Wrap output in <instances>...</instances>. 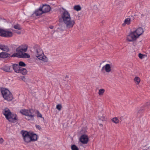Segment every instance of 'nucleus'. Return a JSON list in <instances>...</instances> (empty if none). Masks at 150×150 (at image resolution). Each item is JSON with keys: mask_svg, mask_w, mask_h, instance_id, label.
<instances>
[{"mask_svg": "<svg viewBox=\"0 0 150 150\" xmlns=\"http://www.w3.org/2000/svg\"><path fill=\"white\" fill-rule=\"evenodd\" d=\"M1 93L5 100L10 101L13 99L12 94L8 90L4 88H3L1 90Z\"/></svg>", "mask_w": 150, "mask_h": 150, "instance_id": "6", "label": "nucleus"}, {"mask_svg": "<svg viewBox=\"0 0 150 150\" xmlns=\"http://www.w3.org/2000/svg\"><path fill=\"white\" fill-rule=\"evenodd\" d=\"M27 71L26 69L22 67H21L19 71V73H21L23 75L26 74L27 73Z\"/></svg>", "mask_w": 150, "mask_h": 150, "instance_id": "18", "label": "nucleus"}, {"mask_svg": "<svg viewBox=\"0 0 150 150\" xmlns=\"http://www.w3.org/2000/svg\"><path fill=\"white\" fill-rule=\"evenodd\" d=\"M21 133L24 141L26 143L35 142L38 139V136L33 133L23 130L21 131Z\"/></svg>", "mask_w": 150, "mask_h": 150, "instance_id": "2", "label": "nucleus"}, {"mask_svg": "<svg viewBox=\"0 0 150 150\" xmlns=\"http://www.w3.org/2000/svg\"><path fill=\"white\" fill-rule=\"evenodd\" d=\"M62 9L63 11H62L61 18L67 29H71L75 23V21L71 19L70 14L64 8Z\"/></svg>", "mask_w": 150, "mask_h": 150, "instance_id": "1", "label": "nucleus"}, {"mask_svg": "<svg viewBox=\"0 0 150 150\" xmlns=\"http://www.w3.org/2000/svg\"><path fill=\"white\" fill-rule=\"evenodd\" d=\"M62 108V106L61 104H58L56 106V108L59 110H60Z\"/></svg>", "mask_w": 150, "mask_h": 150, "instance_id": "31", "label": "nucleus"}, {"mask_svg": "<svg viewBox=\"0 0 150 150\" xmlns=\"http://www.w3.org/2000/svg\"><path fill=\"white\" fill-rule=\"evenodd\" d=\"M21 79L23 81H25V77L24 76H22L21 77Z\"/></svg>", "mask_w": 150, "mask_h": 150, "instance_id": "38", "label": "nucleus"}, {"mask_svg": "<svg viewBox=\"0 0 150 150\" xmlns=\"http://www.w3.org/2000/svg\"><path fill=\"white\" fill-rule=\"evenodd\" d=\"M37 117H42V115L39 113V112L38 111L37 114Z\"/></svg>", "mask_w": 150, "mask_h": 150, "instance_id": "35", "label": "nucleus"}, {"mask_svg": "<svg viewBox=\"0 0 150 150\" xmlns=\"http://www.w3.org/2000/svg\"><path fill=\"white\" fill-rule=\"evenodd\" d=\"M21 32H19L18 33L19 34H21Z\"/></svg>", "mask_w": 150, "mask_h": 150, "instance_id": "43", "label": "nucleus"}, {"mask_svg": "<svg viewBox=\"0 0 150 150\" xmlns=\"http://www.w3.org/2000/svg\"><path fill=\"white\" fill-rule=\"evenodd\" d=\"M30 57V55L25 53H23L21 58H29Z\"/></svg>", "mask_w": 150, "mask_h": 150, "instance_id": "26", "label": "nucleus"}, {"mask_svg": "<svg viewBox=\"0 0 150 150\" xmlns=\"http://www.w3.org/2000/svg\"><path fill=\"white\" fill-rule=\"evenodd\" d=\"M71 149L72 150H79L78 148L75 145H72L71 146Z\"/></svg>", "mask_w": 150, "mask_h": 150, "instance_id": "30", "label": "nucleus"}, {"mask_svg": "<svg viewBox=\"0 0 150 150\" xmlns=\"http://www.w3.org/2000/svg\"><path fill=\"white\" fill-rule=\"evenodd\" d=\"M10 56V54L6 53V52H2L0 53V57L5 58Z\"/></svg>", "mask_w": 150, "mask_h": 150, "instance_id": "15", "label": "nucleus"}, {"mask_svg": "<svg viewBox=\"0 0 150 150\" xmlns=\"http://www.w3.org/2000/svg\"><path fill=\"white\" fill-rule=\"evenodd\" d=\"M59 26H62V25H59Z\"/></svg>", "mask_w": 150, "mask_h": 150, "instance_id": "45", "label": "nucleus"}, {"mask_svg": "<svg viewBox=\"0 0 150 150\" xmlns=\"http://www.w3.org/2000/svg\"><path fill=\"white\" fill-rule=\"evenodd\" d=\"M120 4H121V5H122V3H120Z\"/></svg>", "mask_w": 150, "mask_h": 150, "instance_id": "47", "label": "nucleus"}, {"mask_svg": "<svg viewBox=\"0 0 150 150\" xmlns=\"http://www.w3.org/2000/svg\"><path fill=\"white\" fill-rule=\"evenodd\" d=\"M146 105L147 106H149L150 105V101L147 102L146 103Z\"/></svg>", "mask_w": 150, "mask_h": 150, "instance_id": "37", "label": "nucleus"}, {"mask_svg": "<svg viewBox=\"0 0 150 150\" xmlns=\"http://www.w3.org/2000/svg\"><path fill=\"white\" fill-rule=\"evenodd\" d=\"M21 32H19L18 33L19 34H21Z\"/></svg>", "mask_w": 150, "mask_h": 150, "instance_id": "44", "label": "nucleus"}, {"mask_svg": "<svg viewBox=\"0 0 150 150\" xmlns=\"http://www.w3.org/2000/svg\"><path fill=\"white\" fill-rule=\"evenodd\" d=\"M147 16V15L146 14L142 13L141 14V17L142 18L146 17Z\"/></svg>", "mask_w": 150, "mask_h": 150, "instance_id": "34", "label": "nucleus"}, {"mask_svg": "<svg viewBox=\"0 0 150 150\" xmlns=\"http://www.w3.org/2000/svg\"><path fill=\"white\" fill-rule=\"evenodd\" d=\"M28 49V46L26 45H24L23 47H22L21 48H20V49L23 52H26Z\"/></svg>", "mask_w": 150, "mask_h": 150, "instance_id": "23", "label": "nucleus"}, {"mask_svg": "<svg viewBox=\"0 0 150 150\" xmlns=\"http://www.w3.org/2000/svg\"><path fill=\"white\" fill-rule=\"evenodd\" d=\"M13 68L15 72L19 73V70L20 69L21 67H19L18 64H14L13 65Z\"/></svg>", "mask_w": 150, "mask_h": 150, "instance_id": "13", "label": "nucleus"}, {"mask_svg": "<svg viewBox=\"0 0 150 150\" xmlns=\"http://www.w3.org/2000/svg\"><path fill=\"white\" fill-rule=\"evenodd\" d=\"M65 78H68L69 77H68V76L66 75V76H65Z\"/></svg>", "mask_w": 150, "mask_h": 150, "instance_id": "40", "label": "nucleus"}, {"mask_svg": "<svg viewBox=\"0 0 150 150\" xmlns=\"http://www.w3.org/2000/svg\"><path fill=\"white\" fill-rule=\"evenodd\" d=\"M10 68V66H5L1 68V69L6 72H11Z\"/></svg>", "mask_w": 150, "mask_h": 150, "instance_id": "17", "label": "nucleus"}, {"mask_svg": "<svg viewBox=\"0 0 150 150\" xmlns=\"http://www.w3.org/2000/svg\"><path fill=\"white\" fill-rule=\"evenodd\" d=\"M34 52L39 59L45 62H47L48 59L44 56L43 52L40 46L35 45L34 46Z\"/></svg>", "mask_w": 150, "mask_h": 150, "instance_id": "3", "label": "nucleus"}, {"mask_svg": "<svg viewBox=\"0 0 150 150\" xmlns=\"http://www.w3.org/2000/svg\"><path fill=\"white\" fill-rule=\"evenodd\" d=\"M43 13L49 11L51 9L50 6L48 5H44L42 7H40Z\"/></svg>", "mask_w": 150, "mask_h": 150, "instance_id": "12", "label": "nucleus"}, {"mask_svg": "<svg viewBox=\"0 0 150 150\" xmlns=\"http://www.w3.org/2000/svg\"><path fill=\"white\" fill-rule=\"evenodd\" d=\"M74 9L77 11H79L81 10V8L79 5H75L74 7Z\"/></svg>", "mask_w": 150, "mask_h": 150, "instance_id": "20", "label": "nucleus"}, {"mask_svg": "<svg viewBox=\"0 0 150 150\" xmlns=\"http://www.w3.org/2000/svg\"><path fill=\"white\" fill-rule=\"evenodd\" d=\"M49 28L51 29H52L53 28V26H50Z\"/></svg>", "mask_w": 150, "mask_h": 150, "instance_id": "39", "label": "nucleus"}, {"mask_svg": "<svg viewBox=\"0 0 150 150\" xmlns=\"http://www.w3.org/2000/svg\"><path fill=\"white\" fill-rule=\"evenodd\" d=\"M137 38H127L126 40L129 42H133L136 40Z\"/></svg>", "mask_w": 150, "mask_h": 150, "instance_id": "28", "label": "nucleus"}, {"mask_svg": "<svg viewBox=\"0 0 150 150\" xmlns=\"http://www.w3.org/2000/svg\"><path fill=\"white\" fill-rule=\"evenodd\" d=\"M20 112L22 114L28 116V117L26 118V119L28 120L34 119L35 111L32 109H22L20 110Z\"/></svg>", "mask_w": 150, "mask_h": 150, "instance_id": "5", "label": "nucleus"}, {"mask_svg": "<svg viewBox=\"0 0 150 150\" xmlns=\"http://www.w3.org/2000/svg\"><path fill=\"white\" fill-rule=\"evenodd\" d=\"M144 56H145V55L141 53H139L138 55L139 57L141 59L144 58Z\"/></svg>", "mask_w": 150, "mask_h": 150, "instance_id": "32", "label": "nucleus"}, {"mask_svg": "<svg viewBox=\"0 0 150 150\" xmlns=\"http://www.w3.org/2000/svg\"><path fill=\"white\" fill-rule=\"evenodd\" d=\"M3 114L6 119L10 122H15L17 120V116L16 114L12 113L10 110L7 108H5L3 110Z\"/></svg>", "mask_w": 150, "mask_h": 150, "instance_id": "4", "label": "nucleus"}, {"mask_svg": "<svg viewBox=\"0 0 150 150\" xmlns=\"http://www.w3.org/2000/svg\"><path fill=\"white\" fill-rule=\"evenodd\" d=\"M131 22V20L130 18H127L125 20L124 22L122 24V25L125 26L126 25H129L130 24Z\"/></svg>", "mask_w": 150, "mask_h": 150, "instance_id": "16", "label": "nucleus"}, {"mask_svg": "<svg viewBox=\"0 0 150 150\" xmlns=\"http://www.w3.org/2000/svg\"><path fill=\"white\" fill-rule=\"evenodd\" d=\"M16 51L17 52L14 53L11 57H17L20 58H21L23 54V52L21 50L19 47L17 48Z\"/></svg>", "mask_w": 150, "mask_h": 150, "instance_id": "9", "label": "nucleus"}, {"mask_svg": "<svg viewBox=\"0 0 150 150\" xmlns=\"http://www.w3.org/2000/svg\"><path fill=\"white\" fill-rule=\"evenodd\" d=\"M13 28L15 29L18 30H20L22 29V28L20 25L18 24L14 25L13 26Z\"/></svg>", "mask_w": 150, "mask_h": 150, "instance_id": "24", "label": "nucleus"}, {"mask_svg": "<svg viewBox=\"0 0 150 150\" xmlns=\"http://www.w3.org/2000/svg\"><path fill=\"white\" fill-rule=\"evenodd\" d=\"M99 120L103 121L105 120V117L103 115L99 116Z\"/></svg>", "mask_w": 150, "mask_h": 150, "instance_id": "29", "label": "nucleus"}, {"mask_svg": "<svg viewBox=\"0 0 150 150\" xmlns=\"http://www.w3.org/2000/svg\"><path fill=\"white\" fill-rule=\"evenodd\" d=\"M100 126H103V125L102 124H100Z\"/></svg>", "mask_w": 150, "mask_h": 150, "instance_id": "46", "label": "nucleus"}, {"mask_svg": "<svg viewBox=\"0 0 150 150\" xmlns=\"http://www.w3.org/2000/svg\"><path fill=\"white\" fill-rule=\"evenodd\" d=\"M13 33L5 29L0 28V36L3 37H11Z\"/></svg>", "mask_w": 150, "mask_h": 150, "instance_id": "8", "label": "nucleus"}, {"mask_svg": "<svg viewBox=\"0 0 150 150\" xmlns=\"http://www.w3.org/2000/svg\"><path fill=\"white\" fill-rule=\"evenodd\" d=\"M43 13L41 8L40 7L39 9L36 10L33 15L34 14L36 16H38L41 15Z\"/></svg>", "mask_w": 150, "mask_h": 150, "instance_id": "14", "label": "nucleus"}, {"mask_svg": "<svg viewBox=\"0 0 150 150\" xmlns=\"http://www.w3.org/2000/svg\"><path fill=\"white\" fill-rule=\"evenodd\" d=\"M105 70L106 72L109 73L111 71V68L109 64H107L105 66L103 67L101 70L102 72H103Z\"/></svg>", "mask_w": 150, "mask_h": 150, "instance_id": "11", "label": "nucleus"}, {"mask_svg": "<svg viewBox=\"0 0 150 150\" xmlns=\"http://www.w3.org/2000/svg\"><path fill=\"white\" fill-rule=\"evenodd\" d=\"M80 141L83 144H87L88 141V136L85 134L82 135L80 138Z\"/></svg>", "mask_w": 150, "mask_h": 150, "instance_id": "10", "label": "nucleus"}, {"mask_svg": "<svg viewBox=\"0 0 150 150\" xmlns=\"http://www.w3.org/2000/svg\"><path fill=\"white\" fill-rule=\"evenodd\" d=\"M112 121L113 122L116 124L118 123L119 122V120L116 117L113 118L112 119Z\"/></svg>", "mask_w": 150, "mask_h": 150, "instance_id": "25", "label": "nucleus"}, {"mask_svg": "<svg viewBox=\"0 0 150 150\" xmlns=\"http://www.w3.org/2000/svg\"><path fill=\"white\" fill-rule=\"evenodd\" d=\"M105 90L104 89H101L99 90L98 94L99 96H103Z\"/></svg>", "mask_w": 150, "mask_h": 150, "instance_id": "22", "label": "nucleus"}, {"mask_svg": "<svg viewBox=\"0 0 150 150\" xmlns=\"http://www.w3.org/2000/svg\"><path fill=\"white\" fill-rule=\"evenodd\" d=\"M4 142V139L2 138H1L0 139V143L1 144H2Z\"/></svg>", "mask_w": 150, "mask_h": 150, "instance_id": "36", "label": "nucleus"}, {"mask_svg": "<svg viewBox=\"0 0 150 150\" xmlns=\"http://www.w3.org/2000/svg\"><path fill=\"white\" fill-rule=\"evenodd\" d=\"M143 33V29L142 28L139 27L135 31L131 32L128 35V36L131 38H139Z\"/></svg>", "mask_w": 150, "mask_h": 150, "instance_id": "7", "label": "nucleus"}, {"mask_svg": "<svg viewBox=\"0 0 150 150\" xmlns=\"http://www.w3.org/2000/svg\"><path fill=\"white\" fill-rule=\"evenodd\" d=\"M36 128L39 130H41L42 129L41 127L38 125H35Z\"/></svg>", "mask_w": 150, "mask_h": 150, "instance_id": "33", "label": "nucleus"}, {"mask_svg": "<svg viewBox=\"0 0 150 150\" xmlns=\"http://www.w3.org/2000/svg\"><path fill=\"white\" fill-rule=\"evenodd\" d=\"M18 66L19 67H25L26 66V64L23 62L22 61H20L19 62Z\"/></svg>", "mask_w": 150, "mask_h": 150, "instance_id": "27", "label": "nucleus"}, {"mask_svg": "<svg viewBox=\"0 0 150 150\" xmlns=\"http://www.w3.org/2000/svg\"><path fill=\"white\" fill-rule=\"evenodd\" d=\"M1 49L4 51H9V49L8 47L4 45H2Z\"/></svg>", "mask_w": 150, "mask_h": 150, "instance_id": "21", "label": "nucleus"}, {"mask_svg": "<svg viewBox=\"0 0 150 150\" xmlns=\"http://www.w3.org/2000/svg\"><path fill=\"white\" fill-rule=\"evenodd\" d=\"M140 81V78L138 76L135 77L134 79V81L137 85H138L139 84Z\"/></svg>", "mask_w": 150, "mask_h": 150, "instance_id": "19", "label": "nucleus"}, {"mask_svg": "<svg viewBox=\"0 0 150 150\" xmlns=\"http://www.w3.org/2000/svg\"><path fill=\"white\" fill-rule=\"evenodd\" d=\"M83 131V130H81V133H82Z\"/></svg>", "mask_w": 150, "mask_h": 150, "instance_id": "42", "label": "nucleus"}, {"mask_svg": "<svg viewBox=\"0 0 150 150\" xmlns=\"http://www.w3.org/2000/svg\"><path fill=\"white\" fill-rule=\"evenodd\" d=\"M2 45L0 44V49H1Z\"/></svg>", "mask_w": 150, "mask_h": 150, "instance_id": "41", "label": "nucleus"}]
</instances>
